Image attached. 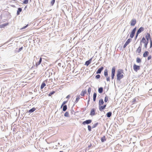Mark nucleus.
<instances>
[{
  "label": "nucleus",
  "instance_id": "1a4fd4ad",
  "mask_svg": "<svg viewBox=\"0 0 152 152\" xmlns=\"http://www.w3.org/2000/svg\"><path fill=\"white\" fill-rule=\"evenodd\" d=\"M142 48V46L140 45L138 47L136 50V53H138L139 54L141 53V52Z\"/></svg>",
  "mask_w": 152,
  "mask_h": 152
},
{
  "label": "nucleus",
  "instance_id": "72a5a7b5",
  "mask_svg": "<svg viewBox=\"0 0 152 152\" xmlns=\"http://www.w3.org/2000/svg\"><path fill=\"white\" fill-rule=\"evenodd\" d=\"M108 100V97L107 96V95H106L104 99V101L105 102H107V101Z\"/></svg>",
  "mask_w": 152,
  "mask_h": 152
},
{
  "label": "nucleus",
  "instance_id": "052dcab7",
  "mask_svg": "<svg viewBox=\"0 0 152 152\" xmlns=\"http://www.w3.org/2000/svg\"><path fill=\"white\" fill-rule=\"evenodd\" d=\"M14 1H15V0H13Z\"/></svg>",
  "mask_w": 152,
  "mask_h": 152
},
{
  "label": "nucleus",
  "instance_id": "7ed1b4c3",
  "mask_svg": "<svg viewBox=\"0 0 152 152\" xmlns=\"http://www.w3.org/2000/svg\"><path fill=\"white\" fill-rule=\"evenodd\" d=\"M42 60V58L41 57L40 58H36L35 59H34L33 63H35L36 66H37L41 63Z\"/></svg>",
  "mask_w": 152,
  "mask_h": 152
},
{
  "label": "nucleus",
  "instance_id": "ddd939ff",
  "mask_svg": "<svg viewBox=\"0 0 152 152\" xmlns=\"http://www.w3.org/2000/svg\"><path fill=\"white\" fill-rule=\"evenodd\" d=\"M92 58H91L89 60H88V61H87L85 63V65L87 66H88L90 64V63L92 61Z\"/></svg>",
  "mask_w": 152,
  "mask_h": 152
},
{
  "label": "nucleus",
  "instance_id": "864d4df0",
  "mask_svg": "<svg viewBox=\"0 0 152 152\" xmlns=\"http://www.w3.org/2000/svg\"><path fill=\"white\" fill-rule=\"evenodd\" d=\"M92 146V145L91 143L90 144L88 145V148H90L91 146Z\"/></svg>",
  "mask_w": 152,
  "mask_h": 152
},
{
  "label": "nucleus",
  "instance_id": "412c9836",
  "mask_svg": "<svg viewBox=\"0 0 152 152\" xmlns=\"http://www.w3.org/2000/svg\"><path fill=\"white\" fill-rule=\"evenodd\" d=\"M80 95H78L76 98V100L75 101V103H77L78 101H79V100L80 99Z\"/></svg>",
  "mask_w": 152,
  "mask_h": 152
},
{
  "label": "nucleus",
  "instance_id": "3c124183",
  "mask_svg": "<svg viewBox=\"0 0 152 152\" xmlns=\"http://www.w3.org/2000/svg\"><path fill=\"white\" fill-rule=\"evenodd\" d=\"M139 34H137V33H136V37H135V39H137V36H138V35Z\"/></svg>",
  "mask_w": 152,
  "mask_h": 152
},
{
  "label": "nucleus",
  "instance_id": "79ce46f5",
  "mask_svg": "<svg viewBox=\"0 0 152 152\" xmlns=\"http://www.w3.org/2000/svg\"><path fill=\"white\" fill-rule=\"evenodd\" d=\"M152 58V56L151 55L149 56L147 58V60H149L151 59Z\"/></svg>",
  "mask_w": 152,
  "mask_h": 152
},
{
  "label": "nucleus",
  "instance_id": "603ef678",
  "mask_svg": "<svg viewBox=\"0 0 152 152\" xmlns=\"http://www.w3.org/2000/svg\"><path fill=\"white\" fill-rule=\"evenodd\" d=\"M70 95H68L66 97V98H67V99H69V97H70Z\"/></svg>",
  "mask_w": 152,
  "mask_h": 152
},
{
  "label": "nucleus",
  "instance_id": "8fccbe9b",
  "mask_svg": "<svg viewBox=\"0 0 152 152\" xmlns=\"http://www.w3.org/2000/svg\"><path fill=\"white\" fill-rule=\"evenodd\" d=\"M23 47H22L20 48H19V51H20L21 50L23 49Z\"/></svg>",
  "mask_w": 152,
  "mask_h": 152
},
{
  "label": "nucleus",
  "instance_id": "e433bc0d",
  "mask_svg": "<svg viewBox=\"0 0 152 152\" xmlns=\"http://www.w3.org/2000/svg\"><path fill=\"white\" fill-rule=\"evenodd\" d=\"M88 128L89 131L90 132L91 131V128L90 126L88 125Z\"/></svg>",
  "mask_w": 152,
  "mask_h": 152
},
{
  "label": "nucleus",
  "instance_id": "aec40b11",
  "mask_svg": "<svg viewBox=\"0 0 152 152\" xmlns=\"http://www.w3.org/2000/svg\"><path fill=\"white\" fill-rule=\"evenodd\" d=\"M36 110V108H35L34 107H33V108H31V109L29 110L28 111V112L29 113H32L33 112H34L35 110Z\"/></svg>",
  "mask_w": 152,
  "mask_h": 152
},
{
  "label": "nucleus",
  "instance_id": "f3484780",
  "mask_svg": "<svg viewBox=\"0 0 152 152\" xmlns=\"http://www.w3.org/2000/svg\"><path fill=\"white\" fill-rule=\"evenodd\" d=\"M86 90H83L82 91L80 94V95H81L82 96H84L86 94Z\"/></svg>",
  "mask_w": 152,
  "mask_h": 152
},
{
  "label": "nucleus",
  "instance_id": "37998d69",
  "mask_svg": "<svg viewBox=\"0 0 152 152\" xmlns=\"http://www.w3.org/2000/svg\"><path fill=\"white\" fill-rule=\"evenodd\" d=\"M136 101V99L135 98L133 99L132 101V104H134Z\"/></svg>",
  "mask_w": 152,
  "mask_h": 152
},
{
  "label": "nucleus",
  "instance_id": "dca6fc26",
  "mask_svg": "<svg viewBox=\"0 0 152 152\" xmlns=\"http://www.w3.org/2000/svg\"><path fill=\"white\" fill-rule=\"evenodd\" d=\"M45 82H47L46 80H45L42 83L40 87V88L41 89H43L44 88V87L45 86Z\"/></svg>",
  "mask_w": 152,
  "mask_h": 152
},
{
  "label": "nucleus",
  "instance_id": "2eb2a0df",
  "mask_svg": "<svg viewBox=\"0 0 152 152\" xmlns=\"http://www.w3.org/2000/svg\"><path fill=\"white\" fill-rule=\"evenodd\" d=\"M103 69L104 67H101L100 68H99L98 69L96 72V73L97 74L101 73L102 71L103 70Z\"/></svg>",
  "mask_w": 152,
  "mask_h": 152
},
{
  "label": "nucleus",
  "instance_id": "c03bdc74",
  "mask_svg": "<svg viewBox=\"0 0 152 152\" xmlns=\"http://www.w3.org/2000/svg\"><path fill=\"white\" fill-rule=\"evenodd\" d=\"M90 101V97L89 96L88 97V103H87V105H88L89 104V102Z\"/></svg>",
  "mask_w": 152,
  "mask_h": 152
},
{
  "label": "nucleus",
  "instance_id": "5701e85b",
  "mask_svg": "<svg viewBox=\"0 0 152 152\" xmlns=\"http://www.w3.org/2000/svg\"><path fill=\"white\" fill-rule=\"evenodd\" d=\"M96 93H94L93 95V100L94 101H95L96 100Z\"/></svg>",
  "mask_w": 152,
  "mask_h": 152
},
{
  "label": "nucleus",
  "instance_id": "473e14b6",
  "mask_svg": "<svg viewBox=\"0 0 152 152\" xmlns=\"http://www.w3.org/2000/svg\"><path fill=\"white\" fill-rule=\"evenodd\" d=\"M55 93V91H53L50 92L48 95L49 96H51L53 94Z\"/></svg>",
  "mask_w": 152,
  "mask_h": 152
},
{
  "label": "nucleus",
  "instance_id": "cd10ccee",
  "mask_svg": "<svg viewBox=\"0 0 152 152\" xmlns=\"http://www.w3.org/2000/svg\"><path fill=\"white\" fill-rule=\"evenodd\" d=\"M104 75L106 77H107L108 76V73H107V69H105L104 71Z\"/></svg>",
  "mask_w": 152,
  "mask_h": 152
},
{
  "label": "nucleus",
  "instance_id": "bb28decb",
  "mask_svg": "<svg viewBox=\"0 0 152 152\" xmlns=\"http://www.w3.org/2000/svg\"><path fill=\"white\" fill-rule=\"evenodd\" d=\"M67 109V106L66 105H63V111H65Z\"/></svg>",
  "mask_w": 152,
  "mask_h": 152
},
{
  "label": "nucleus",
  "instance_id": "f8f14e48",
  "mask_svg": "<svg viewBox=\"0 0 152 152\" xmlns=\"http://www.w3.org/2000/svg\"><path fill=\"white\" fill-rule=\"evenodd\" d=\"M144 30V27H141L138 30L137 32V34H140L141 32L143 31Z\"/></svg>",
  "mask_w": 152,
  "mask_h": 152
},
{
  "label": "nucleus",
  "instance_id": "c85d7f7f",
  "mask_svg": "<svg viewBox=\"0 0 152 152\" xmlns=\"http://www.w3.org/2000/svg\"><path fill=\"white\" fill-rule=\"evenodd\" d=\"M8 23H6L4 24H1L0 25L1 28H4L5 26H7L8 25Z\"/></svg>",
  "mask_w": 152,
  "mask_h": 152
},
{
  "label": "nucleus",
  "instance_id": "09e8293b",
  "mask_svg": "<svg viewBox=\"0 0 152 152\" xmlns=\"http://www.w3.org/2000/svg\"><path fill=\"white\" fill-rule=\"evenodd\" d=\"M107 79H106V80H107L108 81H110V77H107Z\"/></svg>",
  "mask_w": 152,
  "mask_h": 152
},
{
  "label": "nucleus",
  "instance_id": "39448f33",
  "mask_svg": "<svg viewBox=\"0 0 152 152\" xmlns=\"http://www.w3.org/2000/svg\"><path fill=\"white\" fill-rule=\"evenodd\" d=\"M136 30V27H135L133 29V30L131 32L130 35V37L131 38H132L133 37L134 35Z\"/></svg>",
  "mask_w": 152,
  "mask_h": 152
},
{
  "label": "nucleus",
  "instance_id": "ea45409f",
  "mask_svg": "<svg viewBox=\"0 0 152 152\" xmlns=\"http://www.w3.org/2000/svg\"><path fill=\"white\" fill-rule=\"evenodd\" d=\"M55 2V0H53L51 1V4L52 6L53 5Z\"/></svg>",
  "mask_w": 152,
  "mask_h": 152
},
{
  "label": "nucleus",
  "instance_id": "58836bf2",
  "mask_svg": "<svg viewBox=\"0 0 152 152\" xmlns=\"http://www.w3.org/2000/svg\"><path fill=\"white\" fill-rule=\"evenodd\" d=\"M100 77V75H97L95 77L97 79L99 78Z\"/></svg>",
  "mask_w": 152,
  "mask_h": 152
},
{
  "label": "nucleus",
  "instance_id": "de8ad7c7",
  "mask_svg": "<svg viewBox=\"0 0 152 152\" xmlns=\"http://www.w3.org/2000/svg\"><path fill=\"white\" fill-rule=\"evenodd\" d=\"M115 75L111 74V79H113Z\"/></svg>",
  "mask_w": 152,
  "mask_h": 152
},
{
  "label": "nucleus",
  "instance_id": "2f4dec72",
  "mask_svg": "<svg viewBox=\"0 0 152 152\" xmlns=\"http://www.w3.org/2000/svg\"><path fill=\"white\" fill-rule=\"evenodd\" d=\"M98 122L96 124H94L92 126V128H95L98 125Z\"/></svg>",
  "mask_w": 152,
  "mask_h": 152
},
{
  "label": "nucleus",
  "instance_id": "6e6552de",
  "mask_svg": "<svg viewBox=\"0 0 152 152\" xmlns=\"http://www.w3.org/2000/svg\"><path fill=\"white\" fill-rule=\"evenodd\" d=\"M92 122V120L91 119H88L86 120V121H83L82 123V124L83 125H85L86 124H89L91 123Z\"/></svg>",
  "mask_w": 152,
  "mask_h": 152
},
{
  "label": "nucleus",
  "instance_id": "9b49d317",
  "mask_svg": "<svg viewBox=\"0 0 152 152\" xmlns=\"http://www.w3.org/2000/svg\"><path fill=\"white\" fill-rule=\"evenodd\" d=\"M95 109L93 108L91 110V112L90 114V115L91 116H93L95 115L96 114L95 112Z\"/></svg>",
  "mask_w": 152,
  "mask_h": 152
},
{
  "label": "nucleus",
  "instance_id": "f03ea898",
  "mask_svg": "<svg viewBox=\"0 0 152 152\" xmlns=\"http://www.w3.org/2000/svg\"><path fill=\"white\" fill-rule=\"evenodd\" d=\"M148 43V41L144 37H143L140 42V45L142 46V44H143V45L145 48H147V45Z\"/></svg>",
  "mask_w": 152,
  "mask_h": 152
},
{
  "label": "nucleus",
  "instance_id": "4468645a",
  "mask_svg": "<svg viewBox=\"0 0 152 152\" xmlns=\"http://www.w3.org/2000/svg\"><path fill=\"white\" fill-rule=\"evenodd\" d=\"M149 52L148 51H145L143 54V56L144 58H146L148 55Z\"/></svg>",
  "mask_w": 152,
  "mask_h": 152
},
{
  "label": "nucleus",
  "instance_id": "4c0bfd02",
  "mask_svg": "<svg viewBox=\"0 0 152 152\" xmlns=\"http://www.w3.org/2000/svg\"><path fill=\"white\" fill-rule=\"evenodd\" d=\"M64 116L65 117H68L69 116V113L68 112H66L64 114Z\"/></svg>",
  "mask_w": 152,
  "mask_h": 152
},
{
  "label": "nucleus",
  "instance_id": "a211bd4d",
  "mask_svg": "<svg viewBox=\"0 0 152 152\" xmlns=\"http://www.w3.org/2000/svg\"><path fill=\"white\" fill-rule=\"evenodd\" d=\"M104 102L103 100L102 99H100L99 101V106L103 105Z\"/></svg>",
  "mask_w": 152,
  "mask_h": 152
},
{
  "label": "nucleus",
  "instance_id": "a18cd8bd",
  "mask_svg": "<svg viewBox=\"0 0 152 152\" xmlns=\"http://www.w3.org/2000/svg\"><path fill=\"white\" fill-rule=\"evenodd\" d=\"M66 101L64 102L61 106V107H62V106L64 105V104H65L66 103Z\"/></svg>",
  "mask_w": 152,
  "mask_h": 152
},
{
  "label": "nucleus",
  "instance_id": "f257e3e1",
  "mask_svg": "<svg viewBox=\"0 0 152 152\" xmlns=\"http://www.w3.org/2000/svg\"><path fill=\"white\" fill-rule=\"evenodd\" d=\"M123 73V70L122 69H118L117 71V80H120L124 77V75L122 74Z\"/></svg>",
  "mask_w": 152,
  "mask_h": 152
},
{
  "label": "nucleus",
  "instance_id": "c756f323",
  "mask_svg": "<svg viewBox=\"0 0 152 152\" xmlns=\"http://www.w3.org/2000/svg\"><path fill=\"white\" fill-rule=\"evenodd\" d=\"M136 62L138 63L141 62V60L140 58L137 57L136 58Z\"/></svg>",
  "mask_w": 152,
  "mask_h": 152
},
{
  "label": "nucleus",
  "instance_id": "b1692460",
  "mask_svg": "<svg viewBox=\"0 0 152 152\" xmlns=\"http://www.w3.org/2000/svg\"><path fill=\"white\" fill-rule=\"evenodd\" d=\"M103 91V88L102 87H101L98 89V92L101 94L102 93Z\"/></svg>",
  "mask_w": 152,
  "mask_h": 152
},
{
  "label": "nucleus",
  "instance_id": "4d7b16f0",
  "mask_svg": "<svg viewBox=\"0 0 152 152\" xmlns=\"http://www.w3.org/2000/svg\"><path fill=\"white\" fill-rule=\"evenodd\" d=\"M50 80L51 81H52V79H50Z\"/></svg>",
  "mask_w": 152,
  "mask_h": 152
},
{
  "label": "nucleus",
  "instance_id": "5fc2aeb1",
  "mask_svg": "<svg viewBox=\"0 0 152 152\" xmlns=\"http://www.w3.org/2000/svg\"><path fill=\"white\" fill-rule=\"evenodd\" d=\"M86 110V108H85L84 109H83V111H84Z\"/></svg>",
  "mask_w": 152,
  "mask_h": 152
},
{
  "label": "nucleus",
  "instance_id": "bf43d9fd",
  "mask_svg": "<svg viewBox=\"0 0 152 152\" xmlns=\"http://www.w3.org/2000/svg\"><path fill=\"white\" fill-rule=\"evenodd\" d=\"M26 6L25 7V8H26Z\"/></svg>",
  "mask_w": 152,
  "mask_h": 152
},
{
  "label": "nucleus",
  "instance_id": "4be33fe9",
  "mask_svg": "<svg viewBox=\"0 0 152 152\" xmlns=\"http://www.w3.org/2000/svg\"><path fill=\"white\" fill-rule=\"evenodd\" d=\"M22 9L21 8H19L17 12V15H18L20 14V13L21 12Z\"/></svg>",
  "mask_w": 152,
  "mask_h": 152
},
{
  "label": "nucleus",
  "instance_id": "20e7f679",
  "mask_svg": "<svg viewBox=\"0 0 152 152\" xmlns=\"http://www.w3.org/2000/svg\"><path fill=\"white\" fill-rule=\"evenodd\" d=\"M145 37L146 39L149 41V40H151V36L150 33H147L145 34Z\"/></svg>",
  "mask_w": 152,
  "mask_h": 152
},
{
  "label": "nucleus",
  "instance_id": "13d9d810",
  "mask_svg": "<svg viewBox=\"0 0 152 152\" xmlns=\"http://www.w3.org/2000/svg\"><path fill=\"white\" fill-rule=\"evenodd\" d=\"M59 152H63V151H59Z\"/></svg>",
  "mask_w": 152,
  "mask_h": 152
},
{
  "label": "nucleus",
  "instance_id": "f704fd0d",
  "mask_svg": "<svg viewBox=\"0 0 152 152\" xmlns=\"http://www.w3.org/2000/svg\"><path fill=\"white\" fill-rule=\"evenodd\" d=\"M91 91V88L90 87H89L88 89V92L89 94H90Z\"/></svg>",
  "mask_w": 152,
  "mask_h": 152
},
{
  "label": "nucleus",
  "instance_id": "49530a36",
  "mask_svg": "<svg viewBox=\"0 0 152 152\" xmlns=\"http://www.w3.org/2000/svg\"><path fill=\"white\" fill-rule=\"evenodd\" d=\"M150 48H151L152 46V40H150Z\"/></svg>",
  "mask_w": 152,
  "mask_h": 152
},
{
  "label": "nucleus",
  "instance_id": "6ab92c4d",
  "mask_svg": "<svg viewBox=\"0 0 152 152\" xmlns=\"http://www.w3.org/2000/svg\"><path fill=\"white\" fill-rule=\"evenodd\" d=\"M112 113L111 112H108L106 114V116L108 118H110L112 115Z\"/></svg>",
  "mask_w": 152,
  "mask_h": 152
},
{
  "label": "nucleus",
  "instance_id": "7c9ffc66",
  "mask_svg": "<svg viewBox=\"0 0 152 152\" xmlns=\"http://www.w3.org/2000/svg\"><path fill=\"white\" fill-rule=\"evenodd\" d=\"M134 70L136 72H137L140 69V67H133Z\"/></svg>",
  "mask_w": 152,
  "mask_h": 152
},
{
  "label": "nucleus",
  "instance_id": "a878e982",
  "mask_svg": "<svg viewBox=\"0 0 152 152\" xmlns=\"http://www.w3.org/2000/svg\"><path fill=\"white\" fill-rule=\"evenodd\" d=\"M101 141L102 142H104L106 140V139L105 136H104L101 139Z\"/></svg>",
  "mask_w": 152,
  "mask_h": 152
},
{
  "label": "nucleus",
  "instance_id": "9d476101",
  "mask_svg": "<svg viewBox=\"0 0 152 152\" xmlns=\"http://www.w3.org/2000/svg\"><path fill=\"white\" fill-rule=\"evenodd\" d=\"M106 106V104H104L103 106H99V109L100 111H102L105 109Z\"/></svg>",
  "mask_w": 152,
  "mask_h": 152
},
{
  "label": "nucleus",
  "instance_id": "0eeeda50",
  "mask_svg": "<svg viewBox=\"0 0 152 152\" xmlns=\"http://www.w3.org/2000/svg\"><path fill=\"white\" fill-rule=\"evenodd\" d=\"M136 20L135 19H132L130 22V25L132 26H134L136 23Z\"/></svg>",
  "mask_w": 152,
  "mask_h": 152
},
{
  "label": "nucleus",
  "instance_id": "6e6d98bb",
  "mask_svg": "<svg viewBox=\"0 0 152 152\" xmlns=\"http://www.w3.org/2000/svg\"><path fill=\"white\" fill-rule=\"evenodd\" d=\"M134 66H137V67H138V66H137V65H134Z\"/></svg>",
  "mask_w": 152,
  "mask_h": 152
},
{
  "label": "nucleus",
  "instance_id": "c9c22d12",
  "mask_svg": "<svg viewBox=\"0 0 152 152\" xmlns=\"http://www.w3.org/2000/svg\"><path fill=\"white\" fill-rule=\"evenodd\" d=\"M28 0H24L23 2V4H27L28 3Z\"/></svg>",
  "mask_w": 152,
  "mask_h": 152
},
{
  "label": "nucleus",
  "instance_id": "393cba45",
  "mask_svg": "<svg viewBox=\"0 0 152 152\" xmlns=\"http://www.w3.org/2000/svg\"><path fill=\"white\" fill-rule=\"evenodd\" d=\"M115 67H113L112 70L111 74H115Z\"/></svg>",
  "mask_w": 152,
  "mask_h": 152
},
{
  "label": "nucleus",
  "instance_id": "423d86ee",
  "mask_svg": "<svg viewBox=\"0 0 152 152\" xmlns=\"http://www.w3.org/2000/svg\"><path fill=\"white\" fill-rule=\"evenodd\" d=\"M132 41V39H128L124 45L123 46V48H125L126 47L130 42L131 41Z\"/></svg>",
  "mask_w": 152,
  "mask_h": 152
},
{
  "label": "nucleus",
  "instance_id": "a19ab883",
  "mask_svg": "<svg viewBox=\"0 0 152 152\" xmlns=\"http://www.w3.org/2000/svg\"><path fill=\"white\" fill-rule=\"evenodd\" d=\"M28 26V24H27L26 26H23V27H22V28H21L20 29L21 30H22V29H24L25 28H26V27H27Z\"/></svg>",
  "mask_w": 152,
  "mask_h": 152
}]
</instances>
